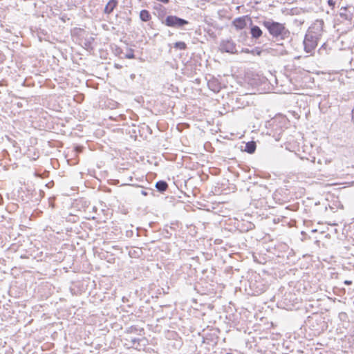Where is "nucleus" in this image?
<instances>
[{
	"label": "nucleus",
	"mask_w": 354,
	"mask_h": 354,
	"mask_svg": "<svg viewBox=\"0 0 354 354\" xmlns=\"http://www.w3.org/2000/svg\"><path fill=\"white\" fill-rule=\"evenodd\" d=\"M124 57L127 58V59H134L135 58V55L133 53V50L131 49V48H129V53H127L124 55Z\"/></svg>",
	"instance_id": "dca6fc26"
},
{
	"label": "nucleus",
	"mask_w": 354,
	"mask_h": 354,
	"mask_svg": "<svg viewBox=\"0 0 354 354\" xmlns=\"http://www.w3.org/2000/svg\"><path fill=\"white\" fill-rule=\"evenodd\" d=\"M207 86L214 93H218L221 89V83L215 78L209 80L207 82Z\"/></svg>",
	"instance_id": "6e6552de"
},
{
	"label": "nucleus",
	"mask_w": 354,
	"mask_h": 354,
	"mask_svg": "<svg viewBox=\"0 0 354 354\" xmlns=\"http://www.w3.org/2000/svg\"><path fill=\"white\" fill-rule=\"evenodd\" d=\"M248 18V16H243L236 18L233 21L232 24L234 26V27L237 30H242L243 29L247 24H246V19Z\"/></svg>",
	"instance_id": "0eeeda50"
},
{
	"label": "nucleus",
	"mask_w": 354,
	"mask_h": 354,
	"mask_svg": "<svg viewBox=\"0 0 354 354\" xmlns=\"http://www.w3.org/2000/svg\"><path fill=\"white\" fill-rule=\"evenodd\" d=\"M251 54L252 55H261V50L259 49V48H253L252 50H251Z\"/></svg>",
	"instance_id": "f3484780"
},
{
	"label": "nucleus",
	"mask_w": 354,
	"mask_h": 354,
	"mask_svg": "<svg viewBox=\"0 0 354 354\" xmlns=\"http://www.w3.org/2000/svg\"><path fill=\"white\" fill-rule=\"evenodd\" d=\"M141 194H142L143 196H147V195H148L147 192H146V191H145V190H141Z\"/></svg>",
	"instance_id": "5701e85b"
},
{
	"label": "nucleus",
	"mask_w": 354,
	"mask_h": 354,
	"mask_svg": "<svg viewBox=\"0 0 354 354\" xmlns=\"http://www.w3.org/2000/svg\"><path fill=\"white\" fill-rule=\"evenodd\" d=\"M174 48L180 50H185L187 44L184 41H177L174 44Z\"/></svg>",
	"instance_id": "2eb2a0df"
},
{
	"label": "nucleus",
	"mask_w": 354,
	"mask_h": 354,
	"mask_svg": "<svg viewBox=\"0 0 354 354\" xmlns=\"http://www.w3.org/2000/svg\"><path fill=\"white\" fill-rule=\"evenodd\" d=\"M155 187L158 192L163 193L167 189L168 184L165 180H159L156 182Z\"/></svg>",
	"instance_id": "f8f14e48"
},
{
	"label": "nucleus",
	"mask_w": 354,
	"mask_h": 354,
	"mask_svg": "<svg viewBox=\"0 0 354 354\" xmlns=\"http://www.w3.org/2000/svg\"><path fill=\"white\" fill-rule=\"evenodd\" d=\"M117 6H118L117 0H109V1L106 3V5L104 8V13L109 14V15L111 14Z\"/></svg>",
	"instance_id": "9b49d317"
},
{
	"label": "nucleus",
	"mask_w": 354,
	"mask_h": 354,
	"mask_svg": "<svg viewBox=\"0 0 354 354\" xmlns=\"http://www.w3.org/2000/svg\"><path fill=\"white\" fill-rule=\"evenodd\" d=\"M162 24L168 27L179 28L187 25L189 21L175 15H169L162 21Z\"/></svg>",
	"instance_id": "f03ea898"
},
{
	"label": "nucleus",
	"mask_w": 354,
	"mask_h": 354,
	"mask_svg": "<svg viewBox=\"0 0 354 354\" xmlns=\"http://www.w3.org/2000/svg\"><path fill=\"white\" fill-rule=\"evenodd\" d=\"M352 122L354 123V106L352 109Z\"/></svg>",
	"instance_id": "b1692460"
},
{
	"label": "nucleus",
	"mask_w": 354,
	"mask_h": 354,
	"mask_svg": "<svg viewBox=\"0 0 354 354\" xmlns=\"http://www.w3.org/2000/svg\"><path fill=\"white\" fill-rule=\"evenodd\" d=\"M324 24V23L322 19H317L308 28L307 32H310L313 34V35L319 38L323 31Z\"/></svg>",
	"instance_id": "39448f33"
},
{
	"label": "nucleus",
	"mask_w": 354,
	"mask_h": 354,
	"mask_svg": "<svg viewBox=\"0 0 354 354\" xmlns=\"http://www.w3.org/2000/svg\"><path fill=\"white\" fill-rule=\"evenodd\" d=\"M115 67L116 68L120 69V68H122V66H120V65H119V64H115Z\"/></svg>",
	"instance_id": "393cba45"
},
{
	"label": "nucleus",
	"mask_w": 354,
	"mask_h": 354,
	"mask_svg": "<svg viewBox=\"0 0 354 354\" xmlns=\"http://www.w3.org/2000/svg\"><path fill=\"white\" fill-rule=\"evenodd\" d=\"M353 10H354V8H353Z\"/></svg>",
	"instance_id": "bb28decb"
},
{
	"label": "nucleus",
	"mask_w": 354,
	"mask_h": 354,
	"mask_svg": "<svg viewBox=\"0 0 354 354\" xmlns=\"http://www.w3.org/2000/svg\"><path fill=\"white\" fill-rule=\"evenodd\" d=\"M319 37L313 35L310 32H306L304 39V50L307 53H312L317 46Z\"/></svg>",
	"instance_id": "7ed1b4c3"
},
{
	"label": "nucleus",
	"mask_w": 354,
	"mask_h": 354,
	"mask_svg": "<svg viewBox=\"0 0 354 354\" xmlns=\"http://www.w3.org/2000/svg\"><path fill=\"white\" fill-rule=\"evenodd\" d=\"M140 19L145 22L149 21L151 19L150 12L147 10H142L140 12Z\"/></svg>",
	"instance_id": "4468645a"
},
{
	"label": "nucleus",
	"mask_w": 354,
	"mask_h": 354,
	"mask_svg": "<svg viewBox=\"0 0 354 354\" xmlns=\"http://www.w3.org/2000/svg\"><path fill=\"white\" fill-rule=\"evenodd\" d=\"M350 6H343L340 8L339 16L345 20H351L353 14L348 11V9Z\"/></svg>",
	"instance_id": "9d476101"
},
{
	"label": "nucleus",
	"mask_w": 354,
	"mask_h": 354,
	"mask_svg": "<svg viewBox=\"0 0 354 354\" xmlns=\"http://www.w3.org/2000/svg\"><path fill=\"white\" fill-rule=\"evenodd\" d=\"M256 148H257V145H256L255 142L250 141V142H247L245 145V148L243 150L248 153H253L255 151Z\"/></svg>",
	"instance_id": "ddd939ff"
},
{
	"label": "nucleus",
	"mask_w": 354,
	"mask_h": 354,
	"mask_svg": "<svg viewBox=\"0 0 354 354\" xmlns=\"http://www.w3.org/2000/svg\"><path fill=\"white\" fill-rule=\"evenodd\" d=\"M248 191L250 192L252 199L258 201L266 193V188L261 185H253L248 188Z\"/></svg>",
	"instance_id": "20e7f679"
},
{
	"label": "nucleus",
	"mask_w": 354,
	"mask_h": 354,
	"mask_svg": "<svg viewBox=\"0 0 354 354\" xmlns=\"http://www.w3.org/2000/svg\"><path fill=\"white\" fill-rule=\"evenodd\" d=\"M308 320H322V319L319 316H316L313 317H309Z\"/></svg>",
	"instance_id": "aec40b11"
},
{
	"label": "nucleus",
	"mask_w": 354,
	"mask_h": 354,
	"mask_svg": "<svg viewBox=\"0 0 354 354\" xmlns=\"http://www.w3.org/2000/svg\"><path fill=\"white\" fill-rule=\"evenodd\" d=\"M131 79H134L135 78V75L134 74H131Z\"/></svg>",
	"instance_id": "a878e982"
},
{
	"label": "nucleus",
	"mask_w": 354,
	"mask_h": 354,
	"mask_svg": "<svg viewBox=\"0 0 354 354\" xmlns=\"http://www.w3.org/2000/svg\"><path fill=\"white\" fill-rule=\"evenodd\" d=\"M262 24L267 28L270 35L276 39L284 40L290 37V31L283 24L268 19L263 21Z\"/></svg>",
	"instance_id": "f257e3e1"
},
{
	"label": "nucleus",
	"mask_w": 354,
	"mask_h": 354,
	"mask_svg": "<svg viewBox=\"0 0 354 354\" xmlns=\"http://www.w3.org/2000/svg\"><path fill=\"white\" fill-rule=\"evenodd\" d=\"M248 19L250 20V34L252 37L254 39H259L263 34L261 29L258 26L253 25L252 20L250 18Z\"/></svg>",
	"instance_id": "1a4fd4ad"
},
{
	"label": "nucleus",
	"mask_w": 354,
	"mask_h": 354,
	"mask_svg": "<svg viewBox=\"0 0 354 354\" xmlns=\"http://www.w3.org/2000/svg\"><path fill=\"white\" fill-rule=\"evenodd\" d=\"M328 4L330 7L333 8L335 6V1L334 0H328Z\"/></svg>",
	"instance_id": "6ab92c4d"
},
{
	"label": "nucleus",
	"mask_w": 354,
	"mask_h": 354,
	"mask_svg": "<svg viewBox=\"0 0 354 354\" xmlns=\"http://www.w3.org/2000/svg\"><path fill=\"white\" fill-rule=\"evenodd\" d=\"M221 51L234 54L237 53L236 44L232 39L223 40L220 44Z\"/></svg>",
	"instance_id": "423d86ee"
},
{
	"label": "nucleus",
	"mask_w": 354,
	"mask_h": 354,
	"mask_svg": "<svg viewBox=\"0 0 354 354\" xmlns=\"http://www.w3.org/2000/svg\"><path fill=\"white\" fill-rule=\"evenodd\" d=\"M133 236V231L131 230L126 231V236L129 238H131Z\"/></svg>",
	"instance_id": "a211bd4d"
},
{
	"label": "nucleus",
	"mask_w": 354,
	"mask_h": 354,
	"mask_svg": "<svg viewBox=\"0 0 354 354\" xmlns=\"http://www.w3.org/2000/svg\"><path fill=\"white\" fill-rule=\"evenodd\" d=\"M250 51H251V50H250L248 48H245V49L243 50V52L246 53H251Z\"/></svg>",
	"instance_id": "4be33fe9"
},
{
	"label": "nucleus",
	"mask_w": 354,
	"mask_h": 354,
	"mask_svg": "<svg viewBox=\"0 0 354 354\" xmlns=\"http://www.w3.org/2000/svg\"><path fill=\"white\" fill-rule=\"evenodd\" d=\"M344 284L348 285V286L351 285V284H352V281L350 280H346V281H344Z\"/></svg>",
	"instance_id": "412c9836"
}]
</instances>
